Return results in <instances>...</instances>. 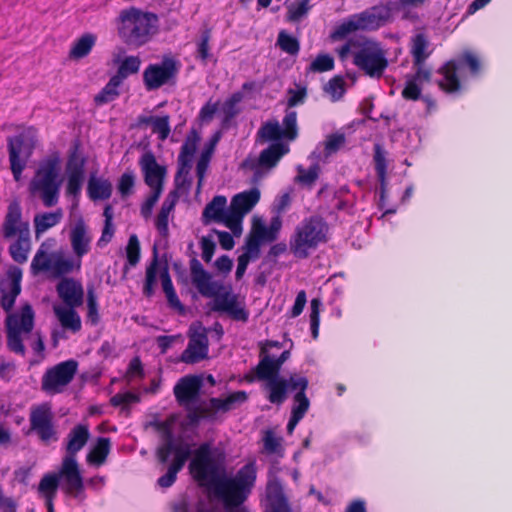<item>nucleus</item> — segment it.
<instances>
[{
	"label": "nucleus",
	"instance_id": "41",
	"mask_svg": "<svg viewBox=\"0 0 512 512\" xmlns=\"http://www.w3.org/2000/svg\"><path fill=\"white\" fill-rule=\"evenodd\" d=\"M31 249L30 233L26 235H19L17 239L9 246V253L11 258L19 264H23L28 259V254Z\"/></svg>",
	"mask_w": 512,
	"mask_h": 512
},
{
	"label": "nucleus",
	"instance_id": "38",
	"mask_svg": "<svg viewBox=\"0 0 512 512\" xmlns=\"http://www.w3.org/2000/svg\"><path fill=\"white\" fill-rule=\"evenodd\" d=\"M188 460V452L180 451L178 459H173L172 463L168 466L167 472L158 478L157 484L161 488H169L176 481L177 474L180 472L186 461Z\"/></svg>",
	"mask_w": 512,
	"mask_h": 512
},
{
	"label": "nucleus",
	"instance_id": "18",
	"mask_svg": "<svg viewBox=\"0 0 512 512\" xmlns=\"http://www.w3.org/2000/svg\"><path fill=\"white\" fill-rule=\"evenodd\" d=\"M207 357L208 337L206 329L199 327L190 335L188 345L181 354V361L187 364H195Z\"/></svg>",
	"mask_w": 512,
	"mask_h": 512
},
{
	"label": "nucleus",
	"instance_id": "60",
	"mask_svg": "<svg viewBox=\"0 0 512 512\" xmlns=\"http://www.w3.org/2000/svg\"><path fill=\"white\" fill-rule=\"evenodd\" d=\"M242 99L243 94L241 92H235L224 102L222 105V112L226 120L232 119L238 114L239 110L237 109V105L242 101Z\"/></svg>",
	"mask_w": 512,
	"mask_h": 512
},
{
	"label": "nucleus",
	"instance_id": "43",
	"mask_svg": "<svg viewBox=\"0 0 512 512\" xmlns=\"http://www.w3.org/2000/svg\"><path fill=\"white\" fill-rule=\"evenodd\" d=\"M256 378L261 381L269 382L279 377L280 370L274 363V358L270 355L264 356L255 368Z\"/></svg>",
	"mask_w": 512,
	"mask_h": 512
},
{
	"label": "nucleus",
	"instance_id": "36",
	"mask_svg": "<svg viewBox=\"0 0 512 512\" xmlns=\"http://www.w3.org/2000/svg\"><path fill=\"white\" fill-rule=\"evenodd\" d=\"M114 63L118 64V69L116 74L112 77L120 83H123L127 77L138 73L141 65V59L138 56H126L125 58L120 59L118 56L114 59Z\"/></svg>",
	"mask_w": 512,
	"mask_h": 512
},
{
	"label": "nucleus",
	"instance_id": "33",
	"mask_svg": "<svg viewBox=\"0 0 512 512\" xmlns=\"http://www.w3.org/2000/svg\"><path fill=\"white\" fill-rule=\"evenodd\" d=\"M90 432L87 425L74 426L67 435L66 455L76 457V454L86 445Z\"/></svg>",
	"mask_w": 512,
	"mask_h": 512
},
{
	"label": "nucleus",
	"instance_id": "15",
	"mask_svg": "<svg viewBox=\"0 0 512 512\" xmlns=\"http://www.w3.org/2000/svg\"><path fill=\"white\" fill-rule=\"evenodd\" d=\"M199 140L200 137L197 132L192 130L181 147V151L178 156L179 168L175 176L177 189L182 188L186 183L190 185V180L187 177L192 166V158L196 152Z\"/></svg>",
	"mask_w": 512,
	"mask_h": 512
},
{
	"label": "nucleus",
	"instance_id": "35",
	"mask_svg": "<svg viewBox=\"0 0 512 512\" xmlns=\"http://www.w3.org/2000/svg\"><path fill=\"white\" fill-rule=\"evenodd\" d=\"M88 196L91 200H106L111 197L112 184L107 179L97 178L91 175L87 185Z\"/></svg>",
	"mask_w": 512,
	"mask_h": 512
},
{
	"label": "nucleus",
	"instance_id": "46",
	"mask_svg": "<svg viewBox=\"0 0 512 512\" xmlns=\"http://www.w3.org/2000/svg\"><path fill=\"white\" fill-rule=\"evenodd\" d=\"M53 255H48L45 249V244H42L37 250L31 262V273L38 275L42 272H50L52 268Z\"/></svg>",
	"mask_w": 512,
	"mask_h": 512
},
{
	"label": "nucleus",
	"instance_id": "14",
	"mask_svg": "<svg viewBox=\"0 0 512 512\" xmlns=\"http://www.w3.org/2000/svg\"><path fill=\"white\" fill-rule=\"evenodd\" d=\"M211 298H213L212 311L225 313L234 321L243 323L248 321L249 311L244 302L239 301V296L233 293L231 286L224 285V288L218 290L217 294Z\"/></svg>",
	"mask_w": 512,
	"mask_h": 512
},
{
	"label": "nucleus",
	"instance_id": "5",
	"mask_svg": "<svg viewBox=\"0 0 512 512\" xmlns=\"http://www.w3.org/2000/svg\"><path fill=\"white\" fill-rule=\"evenodd\" d=\"M327 231L328 226L322 218L312 216L304 219L291 237V252L297 258H307L311 249H315L320 243L326 241Z\"/></svg>",
	"mask_w": 512,
	"mask_h": 512
},
{
	"label": "nucleus",
	"instance_id": "44",
	"mask_svg": "<svg viewBox=\"0 0 512 512\" xmlns=\"http://www.w3.org/2000/svg\"><path fill=\"white\" fill-rule=\"evenodd\" d=\"M110 447L109 438L99 437L94 448L88 453L87 461L97 466L102 465L110 452Z\"/></svg>",
	"mask_w": 512,
	"mask_h": 512
},
{
	"label": "nucleus",
	"instance_id": "53",
	"mask_svg": "<svg viewBox=\"0 0 512 512\" xmlns=\"http://www.w3.org/2000/svg\"><path fill=\"white\" fill-rule=\"evenodd\" d=\"M73 261L69 258H64L62 255L53 254L52 268L50 272L54 277H60L69 274L73 270Z\"/></svg>",
	"mask_w": 512,
	"mask_h": 512
},
{
	"label": "nucleus",
	"instance_id": "21",
	"mask_svg": "<svg viewBox=\"0 0 512 512\" xmlns=\"http://www.w3.org/2000/svg\"><path fill=\"white\" fill-rule=\"evenodd\" d=\"M139 165L144 174L145 183L152 190L160 189V191H163L166 168L157 163L154 154L151 151L145 152L139 160Z\"/></svg>",
	"mask_w": 512,
	"mask_h": 512
},
{
	"label": "nucleus",
	"instance_id": "59",
	"mask_svg": "<svg viewBox=\"0 0 512 512\" xmlns=\"http://www.w3.org/2000/svg\"><path fill=\"white\" fill-rule=\"evenodd\" d=\"M127 261L130 266H136L140 260V243L137 235L132 234L129 237L128 244L126 246Z\"/></svg>",
	"mask_w": 512,
	"mask_h": 512
},
{
	"label": "nucleus",
	"instance_id": "40",
	"mask_svg": "<svg viewBox=\"0 0 512 512\" xmlns=\"http://www.w3.org/2000/svg\"><path fill=\"white\" fill-rule=\"evenodd\" d=\"M289 148L283 143L271 144L268 148L264 149L259 156V165L265 168L274 167L280 158L288 153Z\"/></svg>",
	"mask_w": 512,
	"mask_h": 512
},
{
	"label": "nucleus",
	"instance_id": "8",
	"mask_svg": "<svg viewBox=\"0 0 512 512\" xmlns=\"http://www.w3.org/2000/svg\"><path fill=\"white\" fill-rule=\"evenodd\" d=\"M180 63L173 57L165 56L160 63L149 64L143 72V83L147 91L157 90L164 85H174Z\"/></svg>",
	"mask_w": 512,
	"mask_h": 512
},
{
	"label": "nucleus",
	"instance_id": "37",
	"mask_svg": "<svg viewBox=\"0 0 512 512\" xmlns=\"http://www.w3.org/2000/svg\"><path fill=\"white\" fill-rule=\"evenodd\" d=\"M62 218L63 211L61 208H58L53 212H45L35 215L33 222L36 237L38 238L48 229L56 226L62 220Z\"/></svg>",
	"mask_w": 512,
	"mask_h": 512
},
{
	"label": "nucleus",
	"instance_id": "48",
	"mask_svg": "<svg viewBox=\"0 0 512 512\" xmlns=\"http://www.w3.org/2000/svg\"><path fill=\"white\" fill-rule=\"evenodd\" d=\"M309 3L310 0H296L294 3L290 4L287 8L286 20L296 23L306 17L311 9Z\"/></svg>",
	"mask_w": 512,
	"mask_h": 512
},
{
	"label": "nucleus",
	"instance_id": "63",
	"mask_svg": "<svg viewBox=\"0 0 512 512\" xmlns=\"http://www.w3.org/2000/svg\"><path fill=\"white\" fill-rule=\"evenodd\" d=\"M170 117L168 115L156 117L152 124V132L158 134V138L164 141L170 134Z\"/></svg>",
	"mask_w": 512,
	"mask_h": 512
},
{
	"label": "nucleus",
	"instance_id": "51",
	"mask_svg": "<svg viewBox=\"0 0 512 512\" xmlns=\"http://www.w3.org/2000/svg\"><path fill=\"white\" fill-rule=\"evenodd\" d=\"M373 150H374L373 160H374V164H375V171H376L378 180L383 184L385 181L386 172H387L386 151L383 149L382 145L379 143L374 144Z\"/></svg>",
	"mask_w": 512,
	"mask_h": 512
},
{
	"label": "nucleus",
	"instance_id": "28",
	"mask_svg": "<svg viewBox=\"0 0 512 512\" xmlns=\"http://www.w3.org/2000/svg\"><path fill=\"white\" fill-rule=\"evenodd\" d=\"M30 423L33 430L37 432L41 440L49 441L54 435L52 425V414L46 406H39L31 412Z\"/></svg>",
	"mask_w": 512,
	"mask_h": 512
},
{
	"label": "nucleus",
	"instance_id": "30",
	"mask_svg": "<svg viewBox=\"0 0 512 512\" xmlns=\"http://www.w3.org/2000/svg\"><path fill=\"white\" fill-rule=\"evenodd\" d=\"M70 242L74 254L81 258L90 250L91 237L83 218H79L70 230Z\"/></svg>",
	"mask_w": 512,
	"mask_h": 512
},
{
	"label": "nucleus",
	"instance_id": "26",
	"mask_svg": "<svg viewBox=\"0 0 512 512\" xmlns=\"http://www.w3.org/2000/svg\"><path fill=\"white\" fill-rule=\"evenodd\" d=\"M57 475L59 476V479H64L66 491L68 493H73L77 496V494L83 490V478L81 476L76 457L65 456L62 461L60 472Z\"/></svg>",
	"mask_w": 512,
	"mask_h": 512
},
{
	"label": "nucleus",
	"instance_id": "31",
	"mask_svg": "<svg viewBox=\"0 0 512 512\" xmlns=\"http://www.w3.org/2000/svg\"><path fill=\"white\" fill-rule=\"evenodd\" d=\"M432 78L431 69L416 70L413 75H407L405 87L402 91L403 98L407 100H418L421 96V85L430 82Z\"/></svg>",
	"mask_w": 512,
	"mask_h": 512
},
{
	"label": "nucleus",
	"instance_id": "23",
	"mask_svg": "<svg viewBox=\"0 0 512 512\" xmlns=\"http://www.w3.org/2000/svg\"><path fill=\"white\" fill-rule=\"evenodd\" d=\"M292 386L293 388H299V391L294 396V406L292 407L291 417L287 424L288 434L293 433L296 425L304 417L310 406V401L305 395V390L308 387V379H295L293 380Z\"/></svg>",
	"mask_w": 512,
	"mask_h": 512
},
{
	"label": "nucleus",
	"instance_id": "34",
	"mask_svg": "<svg viewBox=\"0 0 512 512\" xmlns=\"http://www.w3.org/2000/svg\"><path fill=\"white\" fill-rule=\"evenodd\" d=\"M76 307L54 305L53 311L62 327L72 332H78L81 329V319L75 311Z\"/></svg>",
	"mask_w": 512,
	"mask_h": 512
},
{
	"label": "nucleus",
	"instance_id": "56",
	"mask_svg": "<svg viewBox=\"0 0 512 512\" xmlns=\"http://www.w3.org/2000/svg\"><path fill=\"white\" fill-rule=\"evenodd\" d=\"M283 126L282 132L284 134V138L288 140H294L298 136V127H297V113L296 111H287L283 118Z\"/></svg>",
	"mask_w": 512,
	"mask_h": 512
},
{
	"label": "nucleus",
	"instance_id": "6",
	"mask_svg": "<svg viewBox=\"0 0 512 512\" xmlns=\"http://www.w3.org/2000/svg\"><path fill=\"white\" fill-rule=\"evenodd\" d=\"M7 347L16 354L24 356L26 348L23 344L22 334H28L34 327V311L29 304H25L20 313H10L5 320Z\"/></svg>",
	"mask_w": 512,
	"mask_h": 512
},
{
	"label": "nucleus",
	"instance_id": "39",
	"mask_svg": "<svg viewBox=\"0 0 512 512\" xmlns=\"http://www.w3.org/2000/svg\"><path fill=\"white\" fill-rule=\"evenodd\" d=\"M428 47V41L424 34H417L412 39L411 54L413 57V67L415 70L428 69L425 66V60L429 57V53L426 52Z\"/></svg>",
	"mask_w": 512,
	"mask_h": 512
},
{
	"label": "nucleus",
	"instance_id": "64",
	"mask_svg": "<svg viewBox=\"0 0 512 512\" xmlns=\"http://www.w3.org/2000/svg\"><path fill=\"white\" fill-rule=\"evenodd\" d=\"M334 68V59L329 54H319L310 64L313 72H326Z\"/></svg>",
	"mask_w": 512,
	"mask_h": 512
},
{
	"label": "nucleus",
	"instance_id": "45",
	"mask_svg": "<svg viewBox=\"0 0 512 512\" xmlns=\"http://www.w3.org/2000/svg\"><path fill=\"white\" fill-rule=\"evenodd\" d=\"M160 279H161L162 289H163V292L166 295L168 304L172 308L177 309L180 312H183L184 311V306L180 302V300H179V298H178V296H177V294L175 292V289L173 287L172 280H171V277L169 275V272H168L167 268H165L160 273Z\"/></svg>",
	"mask_w": 512,
	"mask_h": 512
},
{
	"label": "nucleus",
	"instance_id": "12",
	"mask_svg": "<svg viewBox=\"0 0 512 512\" xmlns=\"http://www.w3.org/2000/svg\"><path fill=\"white\" fill-rule=\"evenodd\" d=\"M383 22L384 16L379 13L378 8L373 7L344 21L332 32L331 38L339 40L357 30H374L379 28Z\"/></svg>",
	"mask_w": 512,
	"mask_h": 512
},
{
	"label": "nucleus",
	"instance_id": "1",
	"mask_svg": "<svg viewBox=\"0 0 512 512\" xmlns=\"http://www.w3.org/2000/svg\"><path fill=\"white\" fill-rule=\"evenodd\" d=\"M196 480L209 485L216 499L222 502L226 512H233L248 498L256 481V466L249 462L235 476L219 473V465L212 457L211 444L202 443L190 463Z\"/></svg>",
	"mask_w": 512,
	"mask_h": 512
},
{
	"label": "nucleus",
	"instance_id": "55",
	"mask_svg": "<svg viewBox=\"0 0 512 512\" xmlns=\"http://www.w3.org/2000/svg\"><path fill=\"white\" fill-rule=\"evenodd\" d=\"M277 45L280 49L290 55H296L299 52L300 45L298 40L286 33L285 31H281L278 34Z\"/></svg>",
	"mask_w": 512,
	"mask_h": 512
},
{
	"label": "nucleus",
	"instance_id": "32",
	"mask_svg": "<svg viewBox=\"0 0 512 512\" xmlns=\"http://www.w3.org/2000/svg\"><path fill=\"white\" fill-rule=\"evenodd\" d=\"M304 378L303 376L292 375L288 380L278 377L266 383V389L269 391L268 400L273 404H282L287 398L288 390H299L293 388L292 383L295 379Z\"/></svg>",
	"mask_w": 512,
	"mask_h": 512
},
{
	"label": "nucleus",
	"instance_id": "2",
	"mask_svg": "<svg viewBox=\"0 0 512 512\" xmlns=\"http://www.w3.org/2000/svg\"><path fill=\"white\" fill-rule=\"evenodd\" d=\"M337 52L341 61L352 56L353 64L371 78H381L389 65L381 44L365 37L350 38Z\"/></svg>",
	"mask_w": 512,
	"mask_h": 512
},
{
	"label": "nucleus",
	"instance_id": "11",
	"mask_svg": "<svg viewBox=\"0 0 512 512\" xmlns=\"http://www.w3.org/2000/svg\"><path fill=\"white\" fill-rule=\"evenodd\" d=\"M247 398V393L244 391L234 392L225 399L210 398L207 406L197 408L189 415V418L192 422H199L201 419L216 421L219 413L234 410L238 405L244 403Z\"/></svg>",
	"mask_w": 512,
	"mask_h": 512
},
{
	"label": "nucleus",
	"instance_id": "42",
	"mask_svg": "<svg viewBox=\"0 0 512 512\" xmlns=\"http://www.w3.org/2000/svg\"><path fill=\"white\" fill-rule=\"evenodd\" d=\"M96 43V36L92 33L83 34L74 43L73 47L69 52L71 59H82L86 57L92 50Z\"/></svg>",
	"mask_w": 512,
	"mask_h": 512
},
{
	"label": "nucleus",
	"instance_id": "47",
	"mask_svg": "<svg viewBox=\"0 0 512 512\" xmlns=\"http://www.w3.org/2000/svg\"><path fill=\"white\" fill-rule=\"evenodd\" d=\"M122 83L111 77L102 90L95 95L94 102L96 105H104L114 101L119 96L118 88Z\"/></svg>",
	"mask_w": 512,
	"mask_h": 512
},
{
	"label": "nucleus",
	"instance_id": "7",
	"mask_svg": "<svg viewBox=\"0 0 512 512\" xmlns=\"http://www.w3.org/2000/svg\"><path fill=\"white\" fill-rule=\"evenodd\" d=\"M467 65L473 75H477L480 71V61L471 52H464L458 59L446 62L438 69V73L442 75V79L437 81L438 86L448 93L458 92L460 90V81L458 72Z\"/></svg>",
	"mask_w": 512,
	"mask_h": 512
},
{
	"label": "nucleus",
	"instance_id": "27",
	"mask_svg": "<svg viewBox=\"0 0 512 512\" xmlns=\"http://www.w3.org/2000/svg\"><path fill=\"white\" fill-rule=\"evenodd\" d=\"M59 298L65 306L79 307L83 304L84 290L80 282L73 278H64L56 286Z\"/></svg>",
	"mask_w": 512,
	"mask_h": 512
},
{
	"label": "nucleus",
	"instance_id": "50",
	"mask_svg": "<svg viewBox=\"0 0 512 512\" xmlns=\"http://www.w3.org/2000/svg\"><path fill=\"white\" fill-rule=\"evenodd\" d=\"M158 270V255L156 249H154V257L151 263L146 268V277L143 287V293L147 297H151L154 294V285L157 280Z\"/></svg>",
	"mask_w": 512,
	"mask_h": 512
},
{
	"label": "nucleus",
	"instance_id": "58",
	"mask_svg": "<svg viewBox=\"0 0 512 512\" xmlns=\"http://www.w3.org/2000/svg\"><path fill=\"white\" fill-rule=\"evenodd\" d=\"M324 90L331 96L333 101L341 99L345 93L344 79L340 76L333 77L324 86Z\"/></svg>",
	"mask_w": 512,
	"mask_h": 512
},
{
	"label": "nucleus",
	"instance_id": "52",
	"mask_svg": "<svg viewBox=\"0 0 512 512\" xmlns=\"http://www.w3.org/2000/svg\"><path fill=\"white\" fill-rule=\"evenodd\" d=\"M85 163L86 160L84 157L80 156L77 153V150H74L68 157L66 164V173L67 176H83L85 177Z\"/></svg>",
	"mask_w": 512,
	"mask_h": 512
},
{
	"label": "nucleus",
	"instance_id": "19",
	"mask_svg": "<svg viewBox=\"0 0 512 512\" xmlns=\"http://www.w3.org/2000/svg\"><path fill=\"white\" fill-rule=\"evenodd\" d=\"M7 277V281L0 284V304L3 310L10 312L21 292L22 270L17 266H11L7 271Z\"/></svg>",
	"mask_w": 512,
	"mask_h": 512
},
{
	"label": "nucleus",
	"instance_id": "57",
	"mask_svg": "<svg viewBox=\"0 0 512 512\" xmlns=\"http://www.w3.org/2000/svg\"><path fill=\"white\" fill-rule=\"evenodd\" d=\"M258 136L265 140H279L284 138V134L278 122H267L258 131Z\"/></svg>",
	"mask_w": 512,
	"mask_h": 512
},
{
	"label": "nucleus",
	"instance_id": "9",
	"mask_svg": "<svg viewBox=\"0 0 512 512\" xmlns=\"http://www.w3.org/2000/svg\"><path fill=\"white\" fill-rule=\"evenodd\" d=\"M34 148L35 140L28 132L8 138L10 169L15 181H20Z\"/></svg>",
	"mask_w": 512,
	"mask_h": 512
},
{
	"label": "nucleus",
	"instance_id": "62",
	"mask_svg": "<svg viewBox=\"0 0 512 512\" xmlns=\"http://www.w3.org/2000/svg\"><path fill=\"white\" fill-rule=\"evenodd\" d=\"M345 141V135L342 133H335L327 136L324 143L325 156L328 157L336 153L345 144Z\"/></svg>",
	"mask_w": 512,
	"mask_h": 512
},
{
	"label": "nucleus",
	"instance_id": "22",
	"mask_svg": "<svg viewBox=\"0 0 512 512\" xmlns=\"http://www.w3.org/2000/svg\"><path fill=\"white\" fill-rule=\"evenodd\" d=\"M202 379L199 376H185L174 386V395L180 405L190 406L199 400Z\"/></svg>",
	"mask_w": 512,
	"mask_h": 512
},
{
	"label": "nucleus",
	"instance_id": "25",
	"mask_svg": "<svg viewBox=\"0 0 512 512\" xmlns=\"http://www.w3.org/2000/svg\"><path fill=\"white\" fill-rule=\"evenodd\" d=\"M267 505L264 512H299L294 510L277 478L269 479L266 487Z\"/></svg>",
	"mask_w": 512,
	"mask_h": 512
},
{
	"label": "nucleus",
	"instance_id": "13",
	"mask_svg": "<svg viewBox=\"0 0 512 512\" xmlns=\"http://www.w3.org/2000/svg\"><path fill=\"white\" fill-rule=\"evenodd\" d=\"M211 298H213L212 311L225 313L234 321L243 323L248 321L249 311L244 302L239 301V296L233 293L231 286L224 285V288L218 290L217 294Z\"/></svg>",
	"mask_w": 512,
	"mask_h": 512
},
{
	"label": "nucleus",
	"instance_id": "10",
	"mask_svg": "<svg viewBox=\"0 0 512 512\" xmlns=\"http://www.w3.org/2000/svg\"><path fill=\"white\" fill-rule=\"evenodd\" d=\"M78 363L67 360L46 370L41 379V389L47 394L62 393L77 373Z\"/></svg>",
	"mask_w": 512,
	"mask_h": 512
},
{
	"label": "nucleus",
	"instance_id": "49",
	"mask_svg": "<svg viewBox=\"0 0 512 512\" xmlns=\"http://www.w3.org/2000/svg\"><path fill=\"white\" fill-rule=\"evenodd\" d=\"M59 487V476L57 474H46L40 480L38 491L45 498H55Z\"/></svg>",
	"mask_w": 512,
	"mask_h": 512
},
{
	"label": "nucleus",
	"instance_id": "17",
	"mask_svg": "<svg viewBox=\"0 0 512 512\" xmlns=\"http://www.w3.org/2000/svg\"><path fill=\"white\" fill-rule=\"evenodd\" d=\"M190 275L192 284L203 297L211 298L224 288L223 283L212 280V275L196 258L190 260Z\"/></svg>",
	"mask_w": 512,
	"mask_h": 512
},
{
	"label": "nucleus",
	"instance_id": "20",
	"mask_svg": "<svg viewBox=\"0 0 512 512\" xmlns=\"http://www.w3.org/2000/svg\"><path fill=\"white\" fill-rule=\"evenodd\" d=\"M259 199L260 191L257 188L239 193L232 198L229 217L234 222L235 230L240 228L243 216L252 210Z\"/></svg>",
	"mask_w": 512,
	"mask_h": 512
},
{
	"label": "nucleus",
	"instance_id": "3",
	"mask_svg": "<svg viewBox=\"0 0 512 512\" xmlns=\"http://www.w3.org/2000/svg\"><path fill=\"white\" fill-rule=\"evenodd\" d=\"M157 14L130 7L118 16V35L129 47L139 48L146 44L158 30Z\"/></svg>",
	"mask_w": 512,
	"mask_h": 512
},
{
	"label": "nucleus",
	"instance_id": "16",
	"mask_svg": "<svg viewBox=\"0 0 512 512\" xmlns=\"http://www.w3.org/2000/svg\"><path fill=\"white\" fill-rule=\"evenodd\" d=\"M1 232L5 239L30 233L29 223L22 220V208L17 200L9 203L1 225Z\"/></svg>",
	"mask_w": 512,
	"mask_h": 512
},
{
	"label": "nucleus",
	"instance_id": "29",
	"mask_svg": "<svg viewBox=\"0 0 512 512\" xmlns=\"http://www.w3.org/2000/svg\"><path fill=\"white\" fill-rule=\"evenodd\" d=\"M180 451L188 452V459L192 454L191 446L188 443L179 441L176 442L171 432H166L163 436L162 444L157 448L156 456L159 463L165 465L169 461L171 454H174V459H178Z\"/></svg>",
	"mask_w": 512,
	"mask_h": 512
},
{
	"label": "nucleus",
	"instance_id": "61",
	"mask_svg": "<svg viewBox=\"0 0 512 512\" xmlns=\"http://www.w3.org/2000/svg\"><path fill=\"white\" fill-rule=\"evenodd\" d=\"M263 241L253 232L246 238L245 252L242 255H246L249 259L255 260L260 255V246Z\"/></svg>",
	"mask_w": 512,
	"mask_h": 512
},
{
	"label": "nucleus",
	"instance_id": "24",
	"mask_svg": "<svg viewBox=\"0 0 512 512\" xmlns=\"http://www.w3.org/2000/svg\"><path fill=\"white\" fill-rule=\"evenodd\" d=\"M227 199L225 196H215L204 208L202 219L204 224L211 221L225 223L234 233V222L230 219V207L226 210Z\"/></svg>",
	"mask_w": 512,
	"mask_h": 512
},
{
	"label": "nucleus",
	"instance_id": "54",
	"mask_svg": "<svg viewBox=\"0 0 512 512\" xmlns=\"http://www.w3.org/2000/svg\"><path fill=\"white\" fill-rule=\"evenodd\" d=\"M281 228V221L278 218L272 220L269 227L264 225H260L254 230V233L263 241V242H272L276 240L278 232Z\"/></svg>",
	"mask_w": 512,
	"mask_h": 512
},
{
	"label": "nucleus",
	"instance_id": "4",
	"mask_svg": "<svg viewBox=\"0 0 512 512\" xmlns=\"http://www.w3.org/2000/svg\"><path fill=\"white\" fill-rule=\"evenodd\" d=\"M62 178L59 159L54 157L43 160L29 183V191L38 196L45 207H53L59 201Z\"/></svg>",
	"mask_w": 512,
	"mask_h": 512
}]
</instances>
